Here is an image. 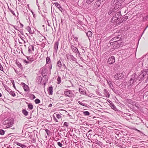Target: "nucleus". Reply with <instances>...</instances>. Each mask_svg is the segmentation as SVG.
Segmentation results:
<instances>
[{"instance_id":"1","label":"nucleus","mask_w":148,"mask_h":148,"mask_svg":"<svg viewBox=\"0 0 148 148\" xmlns=\"http://www.w3.org/2000/svg\"><path fill=\"white\" fill-rule=\"evenodd\" d=\"M14 123L13 118L10 117L5 120L3 123L4 127L6 128H9L12 127Z\"/></svg>"},{"instance_id":"2","label":"nucleus","mask_w":148,"mask_h":148,"mask_svg":"<svg viewBox=\"0 0 148 148\" xmlns=\"http://www.w3.org/2000/svg\"><path fill=\"white\" fill-rule=\"evenodd\" d=\"M137 79H138V75L135 74H133L129 81L126 83L127 87L129 88H131L132 85L136 81Z\"/></svg>"},{"instance_id":"3","label":"nucleus","mask_w":148,"mask_h":148,"mask_svg":"<svg viewBox=\"0 0 148 148\" xmlns=\"http://www.w3.org/2000/svg\"><path fill=\"white\" fill-rule=\"evenodd\" d=\"M121 16V14L120 12H118L116 13V14L112 18V22H118V24L120 23L119 21L121 20L120 18Z\"/></svg>"},{"instance_id":"4","label":"nucleus","mask_w":148,"mask_h":148,"mask_svg":"<svg viewBox=\"0 0 148 148\" xmlns=\"http://www.w3.org/2000/svg\"><path fill=\"white\" fill-rule=\"evenodd\" d=\"M146 75H148V70L147 69H144L141 72V74L138 77L139 80L142 79L145 77Z\"/></svg>"},{"instance_id":"5","label":"nucleus","mask_w":148,"mask_h":148,"mask_svg":"<svg viewBox=\"0 0 148 148\" xmlns=\"http://www.w3.org/2000/svg\"><path fill=\"white\" fill-rule=\"evenodd\" d=\"M65 95L69 97H72L74 96V91L70 90H65L64 92Z\"/></svg>"},{"instance_id":"6","label":"nucleus","mask_w":148,"mask_h":148,"mask_svg":"<svg viewBox=\"0 0 148 148\" xmlns=\"http://www.w3.org/2000/svg\"><path fill=\"white\" fill-rule=\"evenodd\" d=\"M124 76L123 73V72L118 73H116L114 76V77L116 79L118 80L121 79Z\"/></svg>"},{"instance_id":"7","label":"nucleus","mask_w":148,"mask_h":148,"mask_svg":"<svg viewBox=\"0 0 148 148\" xmlns=\"http://www.w3.org/2000/svg\"><path fill=\"white\" fill-rule=\"evenodd\" d=\"M148 64L147 63H146L145 62V61L143 57L142 58H141L139 59V61L138 63V65L139 66L142 67L143 66V64Z\"/></svg>"},{"instance_id":"8","label":"nucleus","mask_w":148,"mask_h":148,"mask_svg":"<svg viewBox=\"0 0 148 148\" xmlns=\"http://www.w3.org/2000/svg\"><path fill=\"white\" fill-rule=\"evenodd\" d=\"M115 62V57L112 56L110 57L108 60V62L110 64H112Z\"/></svg>"},{"instance_id":"9","label":"nucleus","mask_w":148,"mask_h":148,"mask_svg":"<svg viewBox=\"0 0 148 148\" xmlns=\"http://www.w3.org/2000/svg\"><path fill=\"white\" fill-rule=\"evenodd\" d=\"M21 141L20 143H19L17 141H15L14 142V143L17 145L19 146L22 148H26L27 147V146L25 145L22 144L21 143Z\"/></svg>"},{"instance_id":"10","label":"nucleus","mask_w":148,"mask_h":148,"mask_svg":"<svg viewBox=\"0 0 148 148\" xmlns=\"http://www.w3.org/2000/svg\"><path fill=\"white\" fill-rule=\"evenodd\" d=\"M41 72V74L43 76V77H46V75H45L46 74V73L47 72V69L43 68H42L41 70H40Z\"/></svg>"},{"instance_id":"11","label":"nucleus","mask_w":148,"mask_h":148,"mask_svg":"<svg viewBox=\"0 0 148 148\" xmlns=\"http://www.w3.org/2000/svg\"><path fill=\"white\" fill-rule=\"evenodd\" d=\"M21 85L22 86L25 91H29V88L27 85L25 84L23 82L21 83Z\"/></svg>"},{"instance_id":"12","label":"nucleus","mask_w":148,"mask_h":148,"mask_svg":"<svg viewBox=\"0 0 148 148\" xmlns=\"http://www.w3.org/2000/svg\"><path fill=\"white\" fill-rule=\"evenodd\" d=\"M54 4L55 5L56 7L58 8L59 10L61 11L62 12H64L63 10L60 6V5L58 3H54Z\"/></svg>"},{"instance_id":"13","label":"nucleus","mask_w":148,"mask_h":148,"mask_svg":"<svg viewBox=\"0 0 148 148\" xmlns=\"http://www.w3.org/2000/svg\"><path fill=\"white\" fill-rule=\"evenodd\" d=\"M71 44V43L70 42V44L71 45V48L73 51L75 53L78 52V49L76 47H75L73 45H72Z\"/></svg>"},{"instance_id":"14","label":"nucleus","mask_w":148,"mask_h":148,"mask_svg":"<svg viewBox=\"0 0 148 148\" xmlns=\"http://www.w3.org/2000/svg\"><path fill=\"white\" fill-rule=\"evenodd\" d=\"M128 18V17L127 16L125 15L122 17V18L121 19V20L119 21L120 23L125 21Z\"/></svg>"},{"instance_id":"15","label":"nucleus","mask_w":148,"mask_h":148,"mask_svg":"<svg viewBox=\"0 0 148 148\" xmlns=\"http://www.w3.org/2000/svg\"><path fill=\"white\" fill-rule=\"evenodd\" d=\"M111 103H110V107L111 108L113 109L115 111H118V109L116 107V106L114 105L113 103H112L111 101H110Z\"/></svg>"},{"instance_id":"16","label":"nucleus","mask_w":148,"mask_h":148,"mask_svg":"<svg viewBox=\"0 0 148 148\" xmlns=\"http://www.w3.org/2000/svg\"><path fill=\"white\" fill-rule=\"evenodd\" d=\"M120 42H115V43H113V48L115 49L117 48L119 46Z\"/></svg>"},{"instance_id":"17","label":"nucleus","mask_w":148,"mask_h":148,"mask_svg":"<svg viewBox=\"0 0 148 148\" xmlns=\"http://www.w3.org/2000/svg\"><path fill=\"white\" fill-rule=\"evenodd\" d=\"M59 44V42L58 41H56L55 42L54 45V49L56 53H57L58 51Z\"/></svg>"},{"instance_id":"18","label":"nucleus","mask_w":148,"mask_h":148,"mask_svg":"<svg viewBox=\"0 0 148 148\" xmlns=\"http://www.w3.org/2000/svg\"><path fill=\"white\" fill-rule=\"evenodd\" d=\"M27 58L30 62H31L35 60V59L33 58L32 56H27Z\"/></svg>"},{"instance_id":"19","label":"nucleus","mask_w":148,"mask_h":148,"mask_svg":"<svg viewBox=\"0 0 148 148\" xmlns=\"http://www.w3.org/2000/svg\"><path fill=\"white\" fill-rule=\"evenodd\" d=\"M28 48V51L29 53L31 52L32 51H34V47L32 45L29 46Z\"/></svg>"},{"instance_id":"20","label":"nucleus","mask_w":148,"mask_h":148,"mask_svg":"<svg viewBox=\"0 0 148 148\" xmlns=\"http://www.w3.org/2000/svg\"><path fill=\"white\" fill-rule=\"evenodd\" d=\"M70 59L72 61L75 62L76 63H77V59L73 55H72L70 56Z\"/></svg>"},{"instance_id":"21","label":"nucleus","mask_w":148,"mask_h":148,"mask_svg":"<svg viewBox=\"0 0 148 148\" xmlns=\"http://www.w3.org/2000/svg\"><path fill=\"white\" fill-rule=\"evenodd\" d=\"M48 92L49 95H52L53 94V87L52 86H50L49 88Z\"/></svg>"},{"instance_id":"22","label":"nucleus","mask_w":148,"mask_h":148,"mask_svg":"<svg viewBox=\"0 0 148 148\" xmlns=\"http://www.w3.org/2000/svg\"><path fill=\"white\" fill-rule=\"evenodd\" d=\"M144 59L145 61V62L147 63L148 64V53L145 56H143Z\"/></svg>"},{"instance_id":"23","label":"nucleus","mask_w":148,"mask_h":148,"mask_svg":"<svg viewBox=\"0 0 148 148\" xmlns=\"http://www.w3.org/2000/svg\"><path fill=\"white\" fill-rule=\"evenodd\" d=\"M29 137L31 138V142L33 143H34L35 142V138L34 136L30 135Z\"/></svg>"},{"instance_id":"24","label":"nucleus","mask_w":148,"mask_h":148,"mask_svg":"<svg viewBox=\"0 0 148 148\" xmlns=\"http://www.w3.org/2000/svg\"><path fill=\"white\" fill-rule=\"evenodd\" d=\"M42 78L41 76H38L37 78V83L39 84H40L42 82Z\"/></svg>"},{"instance_id":"25","label":"nucleus","mask_w":148,"mask_h":148,"mask_svg":"<svg viewBox=\"0 0 148 148\" xmlns=\"http://www.w3.org/2000/svg\"><path fill=\"white\" fill-rule=\"evenodd\" d=\"M57 65L59 68V69H61L62 66V64L61 61L60 60H59L58 61L57 63Z\"/></svg>"},{"instance_id":"26","label":"nucleus","mask_w":148,"mask_h":148,"mask_svg":"<svg viewBox=\"0 0 148 148\" xmlns=\"http://www.w3.org/2000/svg\"><path fill=\"white\" fill-rule=\"evenodd\" d=\"M79 91L80 92L81 94H82L83 95H85L86 94V93L85 92V91L83 89L81 88H79Z\"/></svg>"},{"instance_id":"27","label":"nucleus","mask_w":148,"mask_h":148,"mask_svg":"<svg viewBox=\"0 0 148 148\" xmlns=\"http://www.w3.org/2000/svg\"><path fill=\"white\" fill-rule=\"evenodd\" d=\"M116 42H118L114 39L113 40V38L111 39L110 41V44L111 45H113V43H115Z\"/></svg>"},{"instance_id":"28","label":"nucleus","mask_w":148,"mask_h":148,"mask_svg":"<svg viewBox=\"0 0 148 148\" xmlns=\"http://www.w3.org/2000/svg\"><path fill=\"white\" fill-rule=\"evenodd\" d=\"M22 112L23 114L25 116H27V115L28 112L26 110H23Z\"/></svg>"},{"instance_id":"29","label":"nucleus","mask_w":148,"mask_h":148,"mask_svg":"<svg viewBox=\"0 0 148 148\" xmlns=\"http://www.w3.org/2000/svg\"><path fill=\"white\" fill-rule=\"evenodd\" d=\"M29 98L32 100H33L36 98L35 96L32 94H29Z\"/></svg>"},{"instance_id":"30","label":"nucleus","mask_w":148,"mask_h":148,"mask_svg":"<svg viewBox=\"0 0 148 148\" xmlns=\"http://www.w3.org/2000/svg\"><path fill=\"white\" fill-rule=\"evenodd\" d=\"M86 35L89 38V37H91L92 35V32L90 31H88L86 33Z\"/></svg>"},{"instance_id":"31","label":"nucleus","mask_w":148,"mask_h":148,"mask_svg":"<svg viewBox=\"0 0 148 148\" xmlns=\"http://www.w3.org/2000/svg\"><path fill=\"white\" fill-rule=\"evenodd\" d=\"M28 109L30 110H32L33 109V106L31 103H29L28 105Z\"/></svg>"},{"instance_id":"32","label":"nucleus","mask_w":148,"mask_h":148,"mask_svg":"<svg viewBox=\"0 0 148 148\" xmlns=\"http://www.w3.org/2000/svg\"><path fill=\"white\" fill-rule=\"evenodd\" d=\"M122 37L121 35H119L117 36H116V38H117V41L118 42H119V41L121 40V37Z\"/></svg>"},{"instance_id":"33","label":"nucleus","mask_w":148,"mask_h":148,"mask_svg":"<svg viewBox=\"0 0 148 148\" xmlns=\"http://www.w3.org/2000/svg\"><path fill=\"white\" fill-rule=\"evenodd\" d=\"M27 30L29 32L30 34H33V32L32 31L31 28L30 27L28 26L26 28Z\"/></svg>"},{"instance_id":"34","label":"nucleus","mask_w":148,"mask_h":148,"mask_svg":"<svg viewBox=\"0 0 148 148\" xmlns=\"http://www.w3.org/2000/svg\"><path fill=\"white\" fill-rule=\"evenodd\" d=\"M113 91L116 94H118L119 92V91L117 89H115L113 87L112 88H111Z\"/></svg>"},{"instance_id":"35","label":"nucleus","mask_w":148,"mask_h":148,"mask_svg":"<svg viewBox=\"0 0 148 148\" xmlns=\"http://www.w3.org/2000/svg\"><path fill=\"white\" fill-rule=\"evenodd\" d=\"M83 113L85 116H89L90 114V113L88 111H84L83 112Z\"/></svg>"},{"instance_id":"36","label":"nucleus","mask_w":148,"mask_h":148,"mask_svg":"<svg viewBox=\"0 0 148 148\" xmlns=\"http://www.w3.org/2000/svg\"><path fill=\"white\" fill-rule=\"evenodd\" d=\"M47 64H49L50 63L51 60L50 58L49 57H47L46 59Z\"/></svg>"},{"instance_id":"37","label":"nucleus","mask_w":148,"mask_h":148,"mask_svg":"<svg viewBox=\"0 0 148 148\" xmlns=\"http://www.w3.org/2000/svg\"><path fill=\"white\" fill-rule=\"evenodd\" d=\"M57 80L58 81L57 83L58 84L61 83V77H60L58 76L57 78Z\"/></svg>"},{"instance_id":"38","label":"nucleus","mask_w":148,"mask_h":148,"mask_svg":"<svg viewBox=\"0 0 148 148\" xmlns=\"http://www.w3.org/2000/svg\"><path fill=\"white\" fill-rule=\"evenodd\" d=\"M9 93L10 95H11L13 97H14L16 96L15 93L14 92L12 91V90H11L10 92H9Z\"/></svg>"},{"instance_id":"39","label":"nucleus","mask_w":148,"mask_h":148,"mask_svg":"<svg viewBox=\"0 0 148 148\" xmlns=\"http://www.w3.org/2000/svg\"><path fill=\"white\" fill-rule=\"evenodd\" d=\"M5 131L3 130L0 129V134L3 135L4 134Z\"/></svg>"},{"instance_id":"40","label":"nucleus","mask_w":148,"mask_h":148,"mask_svg":"<svg viewBox=\"0 0 148 148\" xmlns=\"http://www.w3.org/2000/svg\"><path fill=\"white\" fill-rule=\"evenodd\" d=\"M125 1V0H116V2H117L118 3V4H121L124 1Z\"/></svg>"},{"instance_id":"41","label":"nucleus","mask_w":148,"mask_h":148,"mask_svg":"<svg viewBox=\"0 0 148 148\" xmlns=\"http://www.w3.org/2000/svg\"><path fill=\"white\" fill-rule=\"evenodd\" d=\"M94 0H86V3L88 4H90Z\"/></svg>"},{"instance_id":"42","label":"nucleus","mask_w":148,"mask_h":148,"mask_svg":"<svg viewBox=\"0 0 148 148\" xmlns=\"http://www.w3.org/2000/svg\"><path fill=\"white\" fill-rule=\"evenodd\" d=\"M35 102L36 104H38L40 103V101L39 99H37L35 100Z\"/></svg>"},{"instance_id":"43","label":"nucleus","mask_w":148,"mask_h":148,"mask_svg":"<svg viewBox=\"0 0 148 148\" xmlns=\"http://www.w3.org/2000/svg\"><path fill=\"white\" fill-rule=\"evenodd\" d=\"M57 145L59 147L63 148L62 147L63 146V145L62 143H60V142H58L57 143Z\"/></svg>"},{"instance_id":"44","label":"nucleus","mask_w":148,"mask_h":148,"mask_svg":"<svg viewBox=\"0 0 148 148\" xmlns=\"http://www.w3.org/2000/svg\"><path fill=\"white\" fill-rule=\"evenodd\" d=\"M108 84L109 85L111 89L113 87L112 82H111L110 83H108Z\"/></svg>"},{"instance_id":"45","label":"nucleus","mask_w":148,"mask_h":148,"mask_svg":"<svg viewBox=\"0 0 148 148\" xmlns=\"http://www.w3.org/2000/svg\"><path fill=\"white\" fill-rule=\"evenodd\" d=\"M95 3H96V4L97 5L98 7L100 6V5L101 3V2L98 1V0L96 1Z\"/></svg>"},{"instance_id":"46","label":"nucleus","mask_w":148,"mask_h":148,"mask_svg":"<svg viewBox=\"0 0 148 148\" xmlns=\"http://www.w3.org/2000/svg\"><path fill=\"white\" fill-rule=\"evenodd\" d=\"M78 102L80 104L83 106H86V104L83 103L82 102H81L80 101H79Z\"/></svg>"},{"instance_id":"47","label":"nucleus","mask_w":148,"mask_h":148,"mask_svg":"<svg viewBox=\"0 0 148 148\" xmlns=\"http://www.w3.org/2000/svg\"><path fill=\"white\" fill-rule=\"evenodd\" d=\"M114 12V11L113 10V9H112L110 11H109L108 12V14L110 15H112V14H112V12Z\"/></svg>"},{"instance_id":"48","label":"nucleus","mask_w":148,"mask_h":148,"mask_svg":"<svg viewBox=\"0 0 148 148\" xmlns=\"http://www.w3.org/2000/svg\"><path fill=\"white\" fill-rule=\"evenodd\" d=\"M17 65L18 66V67L21 68L22 67V66L21 65V64L19 63V62L17 63Z\"/></svg>"},{"instance_id":"49","label":"nucleus","mask_w":148,"mask_h":148,"mask_svg":"<svg viewBox=\"0 0 148 148\" xmlns=\"http://www.w3.org/2000/svg\"><path fill=\"white\" fill-rule=\"evenodd\" d=\"M69 125V123L68 122H65L64 123V126H66L67 127Z\"/></svg>"},{"instance_id":"50","label":"nucleus","mask_w":148,"mask_h":148,"mask_svg":"<svg viewBox=\"0 0 148 148\" xmlns=\"http://www.w3.org/2000/svg\"><path fill=\"white\" fill-rule=\"evenodd\" d=\"M52 64H50V65L49 66V69L50 70V72H51V70L52 69Z\"/></svg>"},{"instance_id":"51","label":"nucleus","mask_w":148,"mask_h":148,"mask_svg":"<svg viewBox=\"0 0 148 148\" xmlns=\"http://www.w3.org/2000/svg\"><path fill=\"white\" fill-rule=\"evenodd\" d=\"M56 117L58 119H60L61 118V115L59 114H56Z\"/></svg>"},{"instance_id":"52","label":"nucleus","mask_w":148,"mask_h":148,"mask_svg":"<svg viewBox=\"0 0 148 148\" xmlns=\"http://www.w3.org/2000/svg\"><path fill=\"white\" fill-rule=\"evenodd\" d=\"M45 132L47 133V134L48 135H49V134L50 133V131L48 129L45 130Z\"/></svg>"},{"instance_id":"53","label":"nucleus","mask_w":148,"mask_h":148,"mask_svg":"<svg viewBox=\"0 0 148 148\" xmlns=\"http://www.w3.org/2000/svg\"><path fill=\"white\" fill-rule=\"evenodd\" d=\"M0 70L1 71H3V68L1 64L0 63Z\"/></svg>"},{"instance_id":"54","label":"nucleus","mask_w":148,"mask_h":148,"mask_svg":"<svg viewBox=\"0 0 148 148\" xmlns=\"http://www.w3.org/2000/svg\"><path fill=\"white\" fill-rule=\"evenodd\" d=\"M24 62L27 64H28L30 63V62L28 60V61H27L26 60H24Z\"/></svg>"},{"instance_id":"55","label":"nucleus","mask_w":148,"mask_h":148,"mask_svg":"<svg viewBox=\"0 0 148 148\" xmlns=\"http://www.w3.org/2000/svg\"><path fill=\"white\" fill-rule=\"evenodd\" d=\"M75 53H76V55H77V54H78V56H79V57H80V56H81V54L78 50V52H76Z\"/></svg>"},{"instance_id":"56","label":"nucleus","mask_w":148,"mask_h":148,"mask_svg":"<svg viewBox=\"0 0 148 148\" xmlns=\"http://www.w3.org/2000/svg\"><path fill=\"white\" fill-rule=\"evenodd\" d=\"M143 19H145V20H147L148 19V15L146 16H145L143 17Z\"/></svg>"},{"instance_id":"57","label":"nucleus","mask_w":148,"mask_h":148,"mask_svg":"<svg viewBox=\"0 0 148 148\" xmlns=\"http://www.w3.org/2000/svg\"><path fill=\"white\" fill-rule=\"evenodd\" d=\"M10 10L11 12L14 15H15V14L13 10H11L10 9Z\"/></svg>"},{"instance_id":"58","label":"nucleus","mask_w":148,"mask_h":148,"mask_svg":"<svg viewBox=\"0 0 148 148\" xmlns=\"http://www.w3.org/2000/svg\"><path fill=\"white\" fill-rule=\"evenodd\" d=\"M71 54H70L69 53H67L66 54V56L67 58L68 59V57H70V56H71Z\"/></svg>"},{"instance_id":"59","label":"nucleus","mask_w":148,"mask_h":148,"mask_svg":"<svg viewBox=\"0 0 148 148\" xmlns=\"http://www.w3.org/2000/svg\"><path fill=\"white\" fill-rule=\"evenodd\" d=\"M31 12L33 14V17L34 18H35L36 16V14H34V12H33L32 11Z\"/></svg>"},{"instance_id":"60","label":"nucleus","mask_w":148,"mask_h":148,"mask_svg":"<svg viewBox=\"0 0 148 148\" xmlns=\"http://www.w3.org/2000/svg\"><path fill=\"white\" fill-rule=\"evenodd\" d=\"M106 80H107L108 83L111 82H112L110 80H109V79H106Z\"/></svg>"},{"instance_id":"61","label":"nucleus","mask_w":148,"mask_h":148,"mask_svg":"<svg viewBox=\"0 0 148 148\" xmlns=\"http://www.w3.org/2000/svg\"><path fill=\"white\" fill-rule=\"evenodd\" d=\"M9 92H10L11 90L9 88H8L6 89Z\"/></svg>"},{"instance_id":"62","label":"nucleus","mask_w":148,"mask_h":148,"mask_svg":"<svg viewBox=\"0 0 148 148\" xmlns=\"http://www.w3.org/2000/svg\"><path fill=\"white\" fill-rule=\"evenodd\" d=\"M107 95L106 96V97L108 98L110 97V94L109 93H107Z\"/></svg>"},{"instance_id":"63","label":"nucleus","mask_w":148,"mask_h":148,"mask_svg":"<svg viewBox=\"0 0 148 148\" xmlns=\"http://www.w3.org/2000/svg\"><path fill=\"white\" fill-rule=\"evenodd\" d=\"M75 40H77V38L76 37H74Z\"/></svg>"},{"instance_id":"64","label":"nucleus","mask_w":148,"mask_h":148,"mask_svg":"<svg viewBox=\"0 0 148 148\" xmlns=\"http://www.w3.org/2000/svg\"><path fill=\"white\" fill-rule=\"evenodd\" d=\"M7 148H12V147L10 146V145H8L7 147Z\"/></svg>"}]
</instances>
